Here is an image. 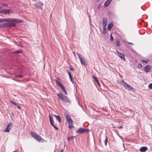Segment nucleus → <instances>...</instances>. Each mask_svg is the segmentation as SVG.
Instances as JSON below:
<instances>
[{"instance_id": "36", "label": "nucleus", "mask_w": 152, "mask_h": 152, "mask_svg": "<svg viewBox=\"0 0 152 152\" xmlns=\"http://www.w3.org/2000/svg\"><path fill=\"white\" fill-rule=\"evenodd\" d=\"M5 9L2 10H0V13H4Z\"/></svg>"}, {"instance_id": "15", "label": "nucleus", "mask_w": 152, "mask_h": 152, "mask_svg": "<svg viewBox=\"0 0 152 152\" xmlns=\"http://www.w3.org/2000/svg\"><path fill=\"white\" fill-rule=\"evenodd\" d=\"M112 0H107L105 1L104 4V7H107L109 4L111 3Z\"/></svg>"}, {"instance_id": "25", "label": "nucleus", "mask_w": 152, "mask_h": 152, "mask_svg": "<svg viewBox=\"0 0 152 152\" xmlns=\"http://www.w3.org/2000/svg\"><path fill=\"white\" fill-rule=\"evenodd\" d=\"M75 137L72 136L71 137H67V139L68 141H70L71 140H73V138L74 137Z\"/></svg>"}, {"instance_id": "37", "label": "nucleus", "mask_w": 152, "mask_h": 152, "mask_svg": "<svg viewBox=\"0 0 152 152\" xmlns=\"http://www.w3.org/2000/svg\"><path fill=\"white\" fill-rule=\"evenodd\" d=\"M2 5L4 7H7L8 6V5L5 3H2Z\"/></svg>"}, {"instance_id": "35", "label": "nucleus", "mask_w": 152, "mask_h": 152, "mask_svg": "<svg viewBox=\"0 0 152 152\" xmlns=\"http://www.w3.org/2000/svg\"><path fill=\"white\" fill-rule=\"evenodd\" d=\"M119 41L118 40V39L117 40V44L116 45L118 47L119 46Z\"/></svg>"}, {"instance_id": "7", "label": "nucleus", "mask_w": 152, "mask_h": 152, "mask_svg": "<svg viewBox=\"0 0 152 152\" xmlns=\"http://www.w3.org/2000/svg\"><path fill=\"white\" fill-rule=\"evenodd\" d=\"M11 26H15V25L12 23H4L1 25V28H4L7 27H11Z\"/></svg>"}, {"instance_id": "24", "label": "nucleus", "mask_w": 152, "mask_h": 152, "mask_svg": "<svg viewBox=\"0 0 152 152\" xmlns=\"http://www.w3.org/2000/svg\"><path fill=\"white\" fill-rule=\"evenodd\" d=\"M49 117L50 123L54 122L53 118L51 117L50 115H49Z\"/></svg>"}, {"instance_id": "42", "label": "nucleus", "mask_w": 152, "mask_h": 152, "mask_svg": "<svg viewBox=\"0 0 152 152\" xmlns=\"http://www.w3.org/2000/svg\"><path fill=\"white\" fill-rule=\"evenodd\" d=\"M16 106L19 109H21V107L20 106H19V105H17Z\"/></svg>"}, {"instance_id": "18", "label": "nucleus", "mask_w": 152, "mask_h": 152, "mask_svg": "<svg viewBox=\"0 0 152 152\" xmlns=\"http://www.w3.org/2000/svg\"><path fill=\"white\" fill-rule=\"evenodd\" d=\"M60 87L61 88L62 90L64 92V93L66 95H67V91H66V90L65 89V88L63 86V85H61V86H60Z\"/></svg>"}, {"instance_id": "5", "label": "nucleus", "mask_w": 152, "mask_h": 152, "mask_svg": "<svg viewBox=\"0 0 152 152\" xmlns=\"http://www.w3.org/2000/svg\"><path fill=\"white\" fill-rule=\"evenodd\" d=\"M89 129L83 128H80L76 131V133L78 134H82L84 133H88Z\"/></svg>"}, {"instance_id": "16", "label": "nucleus", "mask_w": 152, "mask_h": 152, "mask_svg": "<svg viewBox=\"0 0 152 152\" xmlns=\"http://www.w3.org/2000/svg\"><path fill=\"white\" fill-rule=\"evenodd\" d=\"M148 149L146 147H142L139 149V151L141 152H144Z\"/></svg>"}, {"instance_id": "19", "label": "nucleus", "mask_w": 152, "mask_h": 152, "mask_svg": "<svg viewBox=\"0 0 152 152\" xmlns=\"http://www.w3.org/2000/svg\"><path fill=\"white\" fill-rule=\"evenodd\" d=\"M53 116H55L56 119L59 122L61 123V119L60 116L59 115H53Z\"/></svg>"}, {"instance_id": "50", "label": "nucleus", "mask_w": 152, "mask_h": 152, "mask_svg": "<svg viewBox=\"0 0 152 152\" xmlns=\"http://www.w3.org/2000/svg\"><path fill=\"white\" fill-rule=\"evenodd\" d=\"M123 147L124 148V150H125V147H124V146H123Z\"/></svg>"}, {"instance_id": "11", "label": "nucleus", "mask_w": 152, "mask_h": 152, "mask_svg": "<svg viewBox=\"0 0 152 152\" xmlns=\"http://www.w3.org/2000/svg\"><path fill=\"white\" fill-rule=\"evenodd\" d=\"M107 23V18H106L104 17L102 19L103 27H106Z\"/></svg>"}, {"instance_id": "22", "label": "nucleus", "mask_w": 152, "mask_h": 152, "mask_svg": "<svg viewBox=\"0 0 152 152\" xmlns=\"http://www.w3.org/2000/svg\"><path fill=\"white\" fill-rule=\"evenodd\" d=\"M113 23H111L110 24H109L107 27V29L111 31V29L113 27Z\"/></svg>"}, {"instance_id": "12", "label": "nucleus", "mask_w": 152, "mask_h": 152, "mask_svg": "<svg viewBox=\"0 0 152 152\" xmlns=\"http://www.w3.org/2000/svg\"><path fill=\"white\" fill-rule=\"evenodd\" d=\"M151 69V67L149 65H147L144 67V71L147 72H149Z\"/></svg>"}, {"instance_id": "26", "label": "nucleus", "mask_w": 152, "mask_h": 152, "mask_svg": "<svg viewBox=\"0 0 152 152\" xmlns=\"http://www.w3.org/2000/svg\"><path fill=\"white\" fill-rule=\"evenodd\" d=\"M23 76L21 75H15V77H19L20 78H23Z\"/></svg>"}, {"instance_id": "51", "label": "nucleus", "mask_w": 152, "mask_h": 152, "mask_svg": "<svg viewBox=\"0 0 152 152\" xmlns=\"http://www.w3.org/2000/svg\"><path fill=\"white\" fill-rule=\"evenodd\" d=\"M1 8H2V7H0V9H1Z\"/></svg>"}, {"instance_id": "47", "label": "nucleus", "mask_w": 152, "mask_h": 152, "mask_svg": "<svg viewBox=\"0 0 152 152\" xmlns=\"http://www.w3.org/2000/svg\"><path fill=\"white\" fill-rule=\"evenodd\" d=\"M128 43L129 44L131 45H134V44L132 42H128Z\"/></svg>"}, {"instance_id": "41", "label": "nucleus", "mask_w": 152, "mask_h": 152, "mask_svg": "<svg viewBox=\"0 0 152 152\" xmlns=\"http://www.w3.org/2000/svg\"><path fill=\"white\" fill-rule=\"evenodd\" d=\"M4 19H0V23H2L4 22Z\"/></svg>"}, {"instance_id": "2", "label": "nucleus", "mask_w": 152, "mask_h": 152, "mask_svg": "<svg viewBox=\"0 0 152 152\" xmlns=\"http://www.w3.org/2000/svg\"><path fill=\"white\" fill-rule=\"evenodd\" d=\"M4 22H9L10 23H12V24H14L15 25V26H16V24L15 23V22H17L18 23H21L23 22V20H19L18 19H15V18H7L4 19Z\"/></svg>"}, {"instance_id": "17", "label": "nucleus", "mask_w": 152, "mask_h": 152, "mask_svg": "<svg viewBox=\"0 0 152 152\" xmlns=\"http://www.w3.org/2000/svg\"><path fill=\"white\" fill-rule=\"evenodd\" d=\"M80 62L81 64L82 65L86 66L87 65V63L85 62V60L84 59H83L82 58H80Z\"/></svg>"}, {"instance_id": "45", "label": "nucleus", "mask_w": 152, "mask_h": 152, "mask_svg": "<svg viewBox=\"0 0 152 152\" xmlns=\"http://www.w3.org/2000/svg\"><path fill=\"white\" fill-rule=\"evenodd\" d=\"M53 123L54 122H51L50 123V124H51V125L53 126L54 125V124H53Z\"/></svg>"}, {"instance_id": "34", "label": "nucleus", "mask_w": 152, "mask_h": 152, "mask_svg": "<svg viewBox=\"0 0 152 152\" xmlns=\"http://www.w3.org/2000/svg\"><path fill=\"white\" fill-rule=\"evenodd\" d=\"M69 69L72 71H74L75 69L74 68L71 66H69Z\"/></svg>"}, {"instance_id": "14", "label": "nucleus", "mask_w": 152, "mask_h": 152, "mask_svg": "<svg viewBox=\"0 0 152 152\" xmlns=\"http://www.w3.org/2000/svg\"><path fill=\"white\" fill-rule=\"evenodd\" d=\"M13 13V11L11 9L7 10L5 9L4 14L6 15L7 14H11Z\"/></svg>"}, {"instance_id": "46", "label": "nucleus", "mask_w": 152, "mask_h": 152, "mask_svg": "<svg viewBox=\"0 0 152 152\" xmlns=\"http://www.w3.org/2000/svg\"><path fill=\"white\" fill-rule=\"evenodd\" d=\"M53 123L54 122H51L50 123V124H51V125L53 126L54 125V124H53Z\"/></svg>"}, {"instance_id": "30", "label": "nucleus", "mask_w": 152, "mask_h": 152, "mask_svg": "<svg viewBox=\"0 0 152 152\" xmlns=\"http://www.w3.org/2000/svg\"><path fill=\"white\" fill-rule=\"evenodd\" d=\"M112 33H111L110 35V39L111 41L113 42V37L112 35Z\"/></svg>"}, {"instance_id": "44", "label": "nucleus", "mask_w": 152, "mask_h": 152, "mask_svg": "<svg viewBox=\"0 0 152 152\" xmlns=\"http://www.w3.org/2000/svg\"><path fill=\"white\" fill-rule=\"evenodd\" d=\"M12 152H19V151L18 150H17L15 151H14Z\"/></svg>"}, {"instance_id": "1", "label": "nucleus", "mask_w": 152, "mask_h": 152, "mask_svg": "<svg viewBox=\"0 0 152 152\" xmlns=\"http://www.w3.org/2000/svg\"><path fill=\"white\" fill-rule=\"evenodd\" d=\"M57 95L59 100L62 102L66 103H70L71 102V100L69 98L63 94L60 93L58 94Z\"/></svg>"}, {"instance_id": "39", "label": "nucleus", "mask_w": 152, "mask_h": 152, "mask_svg": "<svg viewBox=\"0 0 152 152\" xmlns=\"http://www.w3.org/2000/svg\"><path fill=\"white\" fill-rule=\"evenodd\" d=\"M142 66V65L140 64H138V67L139 68H141Z\"/></svg>"}, {"instance_id": "20", "label": "nucleus", "mask_w": 152, "mask_h": 152, "mask_svg": "<svg viewBox=\"0 0 152 152\" xmlns=\"http://www.w3.org/2000/svg\"><path fill=\"white\" fill-rule=\"evenodd\" d=\"M66 71L67 72V73H68V74L69 75V77L70 79V80L72 83H73V80H72V77L71 76V75L70 72H69L68 70H66Z\"/></svg>"}, {"instance_id": "13", "label": "nucleus", "mask_w": 152, "mask_h": 152, "mask_svg": "<svg viewBox=\"0 0 152 152\" xmlns=\"http://www.w3.org/2000/svg\"><path fill=\"white\" fill-rule=\"evenodd\" d=\"M60 79L59 78H56L55 79V81L56 84L59 87L62 85L63 84L60 82Z\"/></svg>"}, {"instance_id": "40", "label": "nucleus", "mask_w": 152, "mask_h": 152, "mask_svg": "<svg viewBox=\"0 0 152 152\" xmlns=\"http://www.w3.org/2000/svg\"><path fill=\"white\" fill-rule=\"evenodd\" d=\"M77 55L78 56L79 58L80 59V58H82V57L80 56V54L78 53H77Z\"/></svg>"}, {"instance_id": "52", "label": "nucleus", "mask_w": 152, "mask_h": 152, "mask_svg": "<svg viewBox=\"0 0 152 152\" xmlns=\"http://www.w3.org/2000/svg\"><path fill=\"white\" fill-rule=\"evenodd\" d=\"M1 28V25H0V28Z\"/></svg>"}, {"instance_id": "43", "label": "nucleus", "mask_w": 152, "mask_h": 152, "mask_svg": "<svg viewBox=\"0 0 152 152\" xmlns=\"http://www.w3.org/2000/svg\"><path fill=\"white\" fill-rule=\"evenodd\" d=\"M123 127L122 126H119V127H118V128L119 129H122L123 128Z\"/></svg>"}, {"instance_id": "32", "label": "nucleus", "mask_w": 152, "mask_h": 152, "mask_svg": "<svg viewBox=\"0 0 152 152\" xmlns=\"http://www.w3.org/2000/svg\"><path fill=\"white\" fill-rule=\"evenodd\" d=\"M142 61L143 63H147L148 62V61L149 60H145L143 59H142L141 60Z\"/></svg>"}, {"instance_id": "8", "label": "nucleus", "mask_w": 152, "mask_h": 152, "mask_svg": "<svg viewBox=\"0 0 152 152\" xmlns=\"http://www.w3.org/2000/svg\"><path fill=\"white\" fill-rule=\"evenodd\" d=\"M43 5V4L42 2L38 1L35 4V6L37 7V8H40L41 10L42 9V6Z\"/></svg>"}, {"instance_id": "29", "label": "nucleus", "mask_w": 152, "mask_h": 152, "mask_svg": "<svg viewBox=\"0 0 152 152\" xmlns=\"http://www.w3.org/2000/svg\"><path fill=\"white\" fill-rule=\"evenodd\" d=\"M22 53V52L21 51H19V50L15 51L14 52V53H15V54H18V53Z\"/></svg>"}, {"instance_id": "48", "label": "nucleus", "mask_w": 152, "mask_h": 152, "mask_svg": "<svg viewBox=\"0 0 152 152\" xmlns=\"http://www.w3.org/2000/svg\"><path fill=\"white\" fill-rule=\"evenodd\" d=\"M73 54H74V56H76V55H75V53L74 52H73Z\"/></svg>"}, {"instance_id": "6", "label": "nucleus", "mask_w": 152, "mask_h": 152, "mask_svg": "<svg viewBox=\"0 0 152 152\" xmlns=\"http://www.w3.org/2000/svg\"><path fill=\"white\" fill-rule=\"evenodd\" d=\"M122 85L125 88L129 90L132 91L134 89L132 87L127 84L124 81L123 82Z\"/></svg>"}, {"instance_id": "9", "label": "nucleus", "mask_w": 152, "mask_h": 152, "mask_svg": "<svg viewBox=\"0 0 152 152\" xmlns=\"http://www.w3.org/2000/svg\"><path fill=\"white\" fill-rule=\"evenodd\" d=\"M12 127V123H9L7 124L6 129L4 131L7 132H9Z\"/></svg>"}, {"instance_id": "21", "label": "nucleus", "mask_w": 152, "mask_h": 152, "mask_svg": "<svg viewBox=\"0 0 152 152\" xmlns=\"http://www.w3.org/2000/svg\"><path fill=\"white\" fill-rule=\"evenodd\" d=\"M92 77H93V78L94 79V80H95V81L97 83V84H98V85L99 86H100V83H99V81H98V78L97 77H96L94 75H93Z\"/></svg>"}, {"instance_id": "38", "label": "nucleus", "mask_w": 152, "mask_h": 152, "mask_svg": "<svg viewBox=\"0 0 152 152\" xmlns=\"http://www.w3.org/2000/svg\"><path fill=\"white\" fill-rule=\"evenodd\" d=\"M53 127H54V128L56 130H57L58 129V128L56 127V126L54 125Z\"/></svg>"}, {"instance_id": "49", "label": "nucleus", "mask_w": 152, "mask_h": 152, "mask_svg": "<svg viewBox=\"0 0 152 152\" xmlns=\"http://www.w3.org/2000/svg\"><path fill=\"white\" fill-rule=\"evenodd\" d=\"M61 152H63V149H62L61 150Z\"/></svg>"}, {"instance_id": "10", "label": "nucleus", "mask_w": 152, "mask_h": 152, "mask_svg": "<svg viewBox=\"0 0 152 152\" xmlns=\"http://www.w3.org/2000/svg\"><path fill=\"white\" fill-rule=\"evenodd\" d=\"M116 52L117 53V55L118 56L121 58L123 59L124 61H125V55L121 53H119L118 51H116Z\"/></svg>"}, {"instance_id": "28", "label": "nucleus", "mask_w": 152, "mask_h": 152, "mask_svg": "<svg viewBox=\"0 0 152 152\" xmlns=\"http://www.w3.org/2000/svg\"><path fill=\"white\" fill-rule=\"evenodd\" d=\"M103 34H106V27H103Z\"/></svg>"}, {"instance_id": "31", "label": "nucleus", "mask_w": 152, "mask_h": 152, "mask_svg": "<svg viewBox=\"0 0 152 152\" xmlns=\"http://www.w3.org/2000/svg\"><path fill=\"white\" fill-rule=\"evenodd\" d=\"M10 102L11 103H12L14 105H15L16 106L17 105V104L15 102L12 100H10Z\"/></svg>"}, {"instance_id": "23", "label": "nucleus", "mask_w": 152, "mask_h": 152, "mask_svg": "<svg viewBox=\"0 0 152 152\" xmlns=\"http://www.w3.org/2000/svg\"><path fill=\"white\" fill-rule=\"evenodd\" d=\"M124 81L123 80H117V82L119 84H121L123 83V82H124Z\"/></svg>"}, {"instance_id": "4", "label": "nucleus", "mask_w": 152, "mask_h": 152, "mask_svg": "<svg viewBox=\"0 0 152 152\" xmlns=\"http://www.w3.org/2000/svg\"><path fill=\"white\" fill-rule=\"evenodd\" d=\"M65 118L66 121L68 123V127L70 129H72L74 127L73 121L71 118L67 115H66Z\"/></svg>"}, {"instance_id": "3", "label": "nucleus", "mask_w": 152, "mask_h": 152, "mask_svg": "<svg viewBox=\"0 0 152 152\" xmlns=\"http://www.w3.org/2000/svg\"><path fill=\"white\" fill-rule=\"evenodd\" d=\"M30 134L31 136L33 137L35 140L39 141H41L42 142H44L45 140L42 138L39 135L35 133V132H31Z\"/></svg>"}, {"instance_id": "33", "label": "nucleus", "mask_w": 152, "mask_h": 152, "mask_svg": "<svg viewBox=\"0 0 152 152\" xmlns=\"http://www.w3.org/2000/svg\"><path fill=\"white\" fill-rule=\"evenodd\" d=\"M148 87L149 88L152 89V83L148 85Z\"/></svg>"}, {"instance_id": "27", "label": "nucleus", "mask_w": 152, "mask_h": 152, "mask_svg": "<svg viewBox=\"0 0 152 152\" xmlns=\"http://www.w3.org/2000/svg\"><path fill=\"white\" fill-rule=\"evenodd\" d=\"M107 137H106L105 140L104 141V143L105 146H107Z\"/></svg>"}]
</instances>
